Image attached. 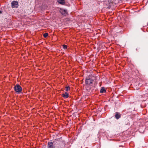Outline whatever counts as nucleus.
Returning <instances> with one entry per match:
<instances>
[{"instance_id":"f257e3e1","label":"nucleus","mask_w":148,"mask_h":148,"mask_svg":"<svg viewBox=\"0 0 148 148\" xmlns=\"http://www.w3.org/2000/svg\"><path fill=\"white\" fill-rule=\"evenodd\" d=\"M14 89L15 91L18 93H20L22 90L21 87L19 84H16L14 86Z\"/></svg>"},{"instance_id":"f03ea898","label":"nucleus","mask_w":148,"mask_h":148,"mask_svg":"<svg viewBox=\"0 0 148 148\" xmlns=\"http://www.w3.org/2000/svg\"><path fill=\"white\" fill-rule=\"evenodd\" d=\"M12 8H17L18 6V2L17 1H14L11 3Z\"/></svg>"},{"instance_id":"7ed1b4c3","label":"nucleus","mask_w":148,"mask_h":148,"mask_svg":"<svg viewBox=\"0 0 148 148\" xmlns=\"http://www.w3.org/2000/svg\"><path fill=\"white\" fill-rule=\"evenodd\" d=\"M93 80L92 79H86L85 80V83L87 84L90 85L93 83Z\"/></svg>"},{"instance_id":"20e7f679","label":"nucleus","mask_w":148,"mask_h":148,"mask_svg":"<svg viewBox=\"0 0 148 148\" xmlns=\"http://www.w3.org/2000/svg\"><path fill=\"white\" fill-rule=\"evenodd\" d=\"M55 147L52 142H49L48 144L47 148H55Z\"/></svg>"},{"instance_id":"39448f33","label":"nucleus","mask_w":148,"mask_h":148,"mask_svg":"<svg viewBox=\"0 0 148 148\" xmlns=\"http://www.w3.org/2000/svg\"><path fill=\"white\" fill-rule=\"evenodd\" d=\"M121 117V114L118 112L115 113V117L117 119H118Z\"/></svg>"},{"instance_id":"423d86ee","label":"nucleus","mask_w":148,"mask_h":148,"mask_svg":"<svg viewBox=\"0 0 148 148\" xmlns=\"http://www.w3.org/2000/svg\"><path fill=\"white\" fill-rule=\"evenodd\" d=\"M62 96L64 98H67L69 97V94L67 92H65V93L62 94Z\"/></svg>"},{"instance_id":"0eeeda50","label":"nucleus","mask_w":148,"mask_h":148,"mask_svg":"<svg viewBox=\"0 0 148 148\" xmlns=\"http://www.w3.org/2000/svg\"><path fill=\"white\" fill-rule=\"evenodd\" d=\"M58 3L61 4H64L65 3L64 0H58Z\"/></svg>"},{"instance_id":"6e6552de","label":"nucleus","mask_w":148,"mask_h":148,"mask_svg":"<svg viewBox=\"0 0 148 148\" xmlns=\"http://www.w3.org/2000/svg\"><path fill=\"white\" fill-rule=\"evenodd\" d=\"M106 92V90H105V89L104 88L102 87L101 88L100 91V92L101 93H103Z\"/></svg>"},{"instance_id":"1a4fd4ad","label":"nucleus","mask_w":148,"mask_h":148,"mask_svg":"<svg viewBox=\"0 0 148 148\" xmlns=\"http://www.w3.org/2000/svg\"><path fill=\"white\" fill-rule=\"evenodd\" d=\"M55 148H63L61 145H59L56 147Z\"/></svg>"},{"instance_id":"9d476101","label":"nucleus","mask_w":148,"mask_h":148,"mask_svg":"<svg viewBox=\"0 0 148 148\" xmlns=\"http://www.w3.org/2000/svg\"><path fill=\"white\" fill-rule=\"evenodd\" d=\"M48 35V33H45L43 34V36L45 38H46Z\"/></svg>"},{"instance_id":"9b49d317","label":"nucleus","mask_w":148,"mask_h":148,"mask_svg":"<svg viewBox=\"0 0 148 148\" xmlns=\"http://www.w3.org/2000/svg\"><path fill=\"white\" fill-rule=\"evenodd\" d=\"M63 47V48L65 49H67V46L66 45H63L62 46Z\"/></svg>"},{"instance_id":"f8f14e48","label":"nucleus","mask_w":148,"mask_h":148,"mask_svg":"<svg viewBox=\"0 0 148 148\" xmlns=\"http://www.w3.org/2000/svg\"><path fill=\"white\" fill-rule=\"evenodd\" d=\"M70 89V87L68 86L67 87H66V91H68Z\"/></svg>"},{"instance_id":"ddd939ff","label":"nucleus","mask_w":148,"mask_h":148,"mask_svg":"<svg viewBox=\"0 0 148 148\" xmlns=\"http://www.w3.org/2000/svg\"><path fill=\"white\" fill-rule=\"evenodd\" d=\"M2 11H0V14H1L2 13Z\"/></svg>"},{"instance_id":"4468645a","label":"nucleus","mask_w":148,"mask_h":148,"mask_svg":"<svg viewBox=\"0 0 148 148\" xmlns=\"http://www.w3.org/2000/svg\"><path fill=\"white\" fill-rule=\"evenodd\" d=\"M64 11L65 12H66V11L65 10H64Z\"/></svg>"}]
</instances>
